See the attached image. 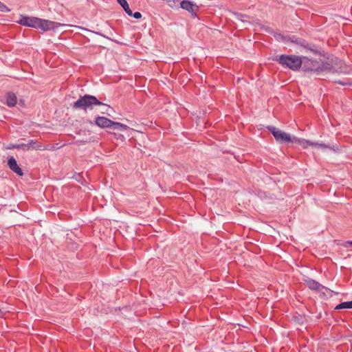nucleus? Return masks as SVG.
<instances>
[{
    "instance_id": "1",
    "label": "nucleus",
    "mask_w": 352,
    "mask_h": 352,
    "mask_svg": "<svg viewBox=\"0 0 352 352\" xmlns=\"http://www.w3.org/2000/svg\"><path fill=\"white\" fill-rule=\"evenodd\" d=\"M17 23L23 26L39 28L43 31L55 30L59 27L66 26L63 23L23 15H21Z\"/></svg>"
},
{
    "instance_id": "2",
    "label": "nucleus",
    "mask_w": 352,
    "mask_h": 352,
    "mask_svg": "<svg viewBox=\"0 0 352 352\" xmlns=\"http://www.w3.org/2000/svg\"><path fill=\"white\" fill-rule=\"evenodd\" d=\"M302 60L305 70L314 71L316 72L323 70H329L333 72L338 73L346 72L343 67V63L337 58L335 60V66H330L329 64H325L322 67L318 66V63L316 60L309 59L307 57H303Z\"/></svg>"
},
{
    "instance_id": "3",
    "label": "nucleus",
    "mask_w": 352,
    "mask_h": 352,
    "mask_svg": "<svg viewBox=\"0 0 352 352\" xmlns=\"http://www.w3.org/2000/svg\"><path fill=\"white\" fill-rule=\"evenodd\" d=\"M94 105H102L105 111L110 109V106L100 102L94 96L88 94L80 96V98L73 103L72 107L74 109H82L87 111L88 109H92Z\"/></svg>"
},
{
    "instance_id": "4",
    "label": "nucleus",
    "mask_w": 352,
    "mask_h": 352,
    "mask_svg": "<svg viewBox=\"0 0 352 352\" xmlns=\"http://www.w3.org/2000/svg\"><path fill=\"white\" fill-rule=\"evenodd\" d=\"M276 60L283 66L294 71L300 69L302 64V58L295 55H281Z\"/></svg>"
},
{
    "instance_id": "5",
    "label": "nucleus",
    "mask_w": 352,
    "mask_h": 352,
    "mask_svg": "<svg viewBox=\"0 0 352 352\" xmlns=\"http://www.w3.org/2000/svg\"><path fill=\"white\" fill-rule=\"evenodd\" d=\"M267 129L269 131L272 133L273 136L274 137L275 140L280 143H287V142H293V140L292 139L289 134L285 133L278 129H276L274 126H267Z\"/></svg>"
},
{
    "instance_id": "6",
    "label": "nucleus",
    "mask_w": 352,
    "mask_h": 352,
    "mask_svg": "<svg viewBox=\"0 0 352 352\" xmlns=\"http://www.w3.org/2000/svg\"><path fill=\"white\" fill-rule=\"evenodd\" d=\"M20 146L21 149L23 151H44L48 149L47 146H43V144H41V143L34 140H30L26 144H20Z\"/></svg>"
},
{
    "instance_id": "7",
    "label": "nucleus",
    "mask_w": 352,
    "mask_h": 352,
    "mask_svg": "<svg viewBox=\"0 0 352 352\" xmlns=\"http://www.w3.org/2000/svg\"><path fill=\"white\" fill-rule=\"evenodd\" d=\"M293 142L298 143L303 148H307L310 146L321 148H329V146L325 144L311 142L304 139H297L294 138Z\"/></svg>"
},
{
    "instance_id": "8",
    "label": "nucleus",
    "mask_w": 352,
    "mask_h": 352,
    "mask_svg": "<svg viewBox=\"0 0 352 352\" xmlns=\"http://www.w3.org/2000/svg\"><path fill=\"white\" fill-rule=\"evenodd\" d=\"M180 8L188 11L193 17L197 16L199 7L189 0H183L180 2Z\"/></svg>"
},
{
    "instance_id": "9",
    "label": "nucleus",
    "mask_w": 352,
    "mask_h": 352,
    "mask_svg": "<svg viewBox=\"0 0 352 352\" xmlns=\"http://www.w3.org/2000/svg\"><path fill=\"white\" fill-rule=\"evenodd\" d=\"M8 166L10 169L19 176H22L23 172L17 164L16 160L13 156H10L8 159Z\"/></svg>"
},
{
    "instance_id": "10",
    "label": "nucleus",
    "mask_w": 352,
    "mask_h": 352,
    "mask_svg": "<svg viewBox=\"0 0 352 352\" xmlns=\"http://www.w3.org/2000/svg\"><path fill=\"white\" fill-rule=\"evenodd\" d=\"M305 282L306 285L311 290L321 291L322 289H327V287L312 278H307L305 280Z\"/></svg>"
},
{
    "instance_id": "11",
    "label": "nucleus",
    "mask_w": 352,
    "mask_h": 352,
    "mask_svg": "<svg viewBox=\"0 0 352 352\" xmlns=\"http://www.w3.org/2000/svg\"><path fill=\"white\" fill-rule=\"evenodd\" d=\"M95 123L100 128H107L111 127L112 120L103 116H98L96 118Z\"/></svg>"
},
{
    "instance_id": "12",
    "label": "nucleus",
    "mask_w": 352,
    "mask_h": 352,
    "mask_svg": "<svg viewBox=\"0 0 352 352\" xmlns=\"http://www.w3.org/2000/svg\"><path fill=\"white\" fill-rule=\"evenodd\" d=\"M17 98L14 93H8L6 98V104L8 107H12L16 104Z\"/></svg>"
},
{
    "instance_id": "13",
    "label": "nucleus",
    "mask_w": 352,
    "mask_h": 352,
    "mask_svg": "<svg viewBox=\"0 0 352 352\" xmlns=\"http://www.w3.org/2000/svg\"><path fill=\"white\" fill-rule=\"evenodd\" d=\"M118 3L123 8L126 13L129 16H132V10L130 9L129 4L126 0H117Z\"/></svg>"
},
{
    "instance_id": "14",
    "label": "nucleus",
    "mask_w": 352,
    "mask_h": 352,
    "mask_svg": "<svg viewBox=\"0 0 352 352\" xmlns=\"http://www.w3.org/2000/svg\"><path fill=\"white\" fill-rule=\"evenodd\" d=\"M111 127H113L115 129L121 130V131H125L129 129V127L124 124L122 123L118 122H113L112 121V125Z\"/></svg>"
},
{
    "instance_id": "15",
    "label": "nucleus",
    "mask_w": 352,
    "mask_h": 352,
    "mask_svg": "<svg viewBox=\"0 0 352 352\" xmlns=\"http://www.w3.org/2000/svg\"><path fill=\"white\" fill-rule=\"evenodd\" d=\"M352 309V300L340 303L335 307V309Z\"/></svg>"
},
{
    "instance_id": "16",
    "label": "nucleus",
    "mask_w": 352,
    "mask_h": 352,
    "mask_svg": "<svg viewBox=\"0 0 352 352\" xmlns=\"http://www.w3.org/2000/svg\"><path fill=\"white\" fill-rule=\"evenodd\" d=\"M236 18L241 21L242 22H248L249 21L250 17L247 15H243L242 14H236Z\"/></svg>"
},
{
    "instance_id": "17",
    "label": "nucleus",
    "mask_w": 352,
    "mask_h": 352,
    "mask_svg": "<svg viewBox=\"0 0 352 352\" xmlns=\"http://www.w3.org/2000/svg\"><path fill=\"white\" fill-rule=\"evenodd\" d=\"M0 11L3 12H8L10 10L3 3L0 1Z\"/></svg>"
},
{
    "instance_id": "18",
    "label": "nucleus",
    "mask_w": 352,
    "mask_h": 352,
    "mask_svg": "<svg viewBox=\"0 0 352 352\" xmlns=\"http://www.w3.org/2000/svg\"><path fill=\"white\" fill-rule=\"evenodd\" d=\"M8 149H21L20 144H10L7 147Z\"/></svg>"
},
{
    "instance_id": "19",
    "label": "nucleus",
    "mask_w": 352,
    "mask_h": 352,
    "mask_svg": "<svg viewBox=\"0 0 352 352\" xmlns=\"http://www.w3.org/2000/svg\"><path fill=\"white\" fill-rule=\"evenodd\" d=\"M132 16L135 19H140L142 17V14L140 12H135V13L132 12Z\"/></svg>"
},
{
    "instance_id": "20",
    "label": "nucleus",
    "mask_w": 352,
    "mask_h": 352,
    "mask_svg": "<svg viewBox=\"0 0 352 352\" xmlns=\"http://www.w3.org/2000/svg\"><path fill=\"white\" fill-rule=\"evenodd\" d=\"M177 3V0H170L168 1V6L171 8H173Z\"/></svg>"
},
{
    "instance_id": "21",
    "label": "nucleus",
    "mask_w": 352,
    "mask_h": 352,
    "mask_svg": "<svg viewBox=\"0 0 352 352\" xmlns=\"http://www.w3.org/2000/svg\"><path fill=\"white\" fill-rule=\"evenodd\" d=\"M336 83H338V84L341 85H351V82H343V81H340V80L336 81Z\"/></svg>"
},
{
    "instance_id": "22",
    "label": "nucleus",
    "mask_w": 352,
    "mask_h": 352,
    "mask_svg": "<svg viewBox=\"0 0 352 352\" xmlns=\"http://www.w3.org/2000/svg\"><path fill=\"white\" fill-rule=\"evenodd\" d=\"M347 243L349 244L350 245H352V241H347Z\"/></svg>"
},
{
    "instance_id": "23",
    "label": "nucleus",
    "mask_w": 352,
    "mask_h": 352,
    "mask_svg": "<svg viewBox=\"0 0 352 352\" xmlns=\"http://www.w3.org/2000/svg\"><path fill=\"white\" fill-rule=\"evenodd\" d=\"M351 85H352V82H351Z\"/></svg>"
}]
</instances>
